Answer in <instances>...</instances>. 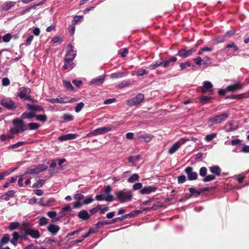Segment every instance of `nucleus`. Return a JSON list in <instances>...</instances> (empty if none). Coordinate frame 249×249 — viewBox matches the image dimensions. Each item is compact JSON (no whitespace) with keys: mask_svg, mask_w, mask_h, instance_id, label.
<instances>
[{"mask_svg":"<svg viewBox=\"0 0 249 249\" xmlns=\"http://www.w3.org/2000/svg\"><path fill=\"white\" fill-rule=\"evenodd\" d=\"M117 199L121 203H124L130 201L132 198V195L130 191H127L124 189L116 193Z\"/></svg>","mask_w":249,"mask_h":249,"instance_id":"1","label":"nucleus"},{"mask_svg":"<svg viewBox=\"0 0 249 249\" xmlns=\"http://www.w3.org/2000/svg\"><path fill=\"white\" fill-rule=\"evenodd\" d=\"M113 128L111 124H107L104 127L98 128L90 132L87 135V137H91L98 135L103 134L109 132Z\"/></svg>","mask_w":249,"mask_h":249,"instance_id":"2","label":"nucleus"},{"mask_svg":"<svg viewBox=\"0 0 249 249\" xmlns=\"http://www.w3.org/2000/svg\"><path fill=\"white\" fill-rule=\"evenodd\" d=\"M229 114L227 112L215 116L209 119V121L212 124H220L225 121L228 118Z\"/></svg>","mask_w":249,"mask_h":249,"instance_id":"3","label":"nucleus"},{"mask_svg":"<svg viewBox=\"0 0 249 249\" xmlns=\"http://www.w3.org/2000/svg\"><path fill=\"white\" fill-rule=\"evenodd\" d=\"M0 104L7 109L13 110L17 107L15 102L8 98H3L0 101Z\"/></svg>","mask_w":249,"mask_h":249,"instance_id":"4","label":"nucleus"},{"mask_svg":"<svg viewBox=\"0 0 249 249\" xmlns=\"http://www.w3.org/2000/svg\"><path fill=\"white\" fill-rule=\"evenodd\" d=\"M68 47L70 48V50L66 54L65 57L64 61L65 63L71 65L72 64V61L76 56V52L73 50V47L71 44L68 45Z\"/></svg>","mask_w":249,"mask_h":249,"instance_id":"5","label":"nucleus"},{"mask_svg":"<svg viewBox=\"0 0 249 249\" xmlns=\"http://www.w3.org/2000/svg\"><path fill=\"white\" fill-rule=\"evenodd\" d=\"M144 98V95L141 93L138 94L136 96L128 100L127 105L130 107L137 106L140 104Z\"/></svg>","mask_w":249,"mask_h":249,"instance_id":"6","label":"nucleus"},{"mask_svg":"<svg viewBox=\"0 0 249 249\" xmlns=\"http://www.w3.org/2000/svg\"><path fill=\"white\" fill-rule=\"evenodd\" d=\"M207 169L206 167H202L200 168L199 174L201 177H204L202 179L204 182H209L215 179V176L212 175H207Z\"/></svg>","mask_w":249,"mask_h":249,"instance_id":"7","label":"nucleus"},{"mask_svg":"<svg viewBox=\"0 0 249 249\" xmlns=\"http://www.w3.org/2000/svg\"><path fill=\"white\" fill-rule=\"evenodd\" d=\"M184 172L187 176L189 180H195L197 178V174L196 172L193 171V168L192 167H187L184 169Z\"/></svg>","mask_w":249,"mask_h":249,"instance_id":"8","label":"nucleus"},{"mask_svg":"<svg viewBox=\"0 0 249 249\" xmlns=\"http://www.w3.org/2000/svg\"><path fill=\"white\" fill-rule=\"evenodd\" d=\"M23 119H21L19 118H16L14 119L12 121L13 124L16 126L17 127L19 128L20 129H24V131L27 130V128L26 127V125L24 124V122L23 121Z\"/></svg>","mask_w":249,"mask_h":249,"instance_id":"9","label":"nucleus"},{"mask_svg":"<svg viewBox=\"0 0 249 249\" xmlns=\"http://www.w3.org/2000/svg\"><path fill=\"white\" fill-rule=\"evenodd\" d=\"M25 234L30 235L31 237L35 239H38L40 237L39 231L33 228L27 229L25 231Z\"/></svg>","mask_w":249,"mask_h":249,"instance_id":"10","label":"nucleus"},{"mask_svg":"<svg viewBox=\"0 0 249 249\" xmlns=\"http://www.w3.org/2000/svg\"><path fill=\"white\" fill-rule=\"evenodd\" d=\"M95 199L98 201L105 200L107 202H112L114 200L113 196H106L104 194L98 195L95 196Z\"/></svg>","mask_w":249,"mask_h":249,"instance_id":"11","label":"nucleus"},{"mask_svg":"<svg viewBox=\"0 0 249 249\" xmlns=\"http://www.w3.org/2000/svg\"><path fill=\"white\" fill-rule=\"evenodd\" d=\"M157 190V188L154 186H145L142 189H141L140 193L142 195H148L152 192H155Z\"/></svg>","mask_w":249,"mask_h":249,"instance_id":"12","label":"nucleus"},{"mask_svg":"<svg viewBox=\"0 0 249 249\" xmlns=\"http://www.w3.org/2000/svg\"><path fill=\"white\" fill-rule=\"evenodd\" d=\"M183 144L182 143V142L181 140L175 143L173 146L169 149L168 153L170 154H173L175 153L177 150H178L180 147L181 145Z\"/></svg>","mask_w":249,"mask_h":249,"instance_id":"13","label":"nucleus"},{"mask_svg":"<svg viewBox=\"0 0 249 249\" xmlns=\"http://www.w3.org/2000/svg\"><path fill=\"white\" fill-rule=\"evenodd\" d=\"M31 92V89L30 88L22 87L20 89V91L18 93V96L20 99H24L28 94Z\"/></svg>","mask_w":249,"mask_h":249,"instance_id":"14","label":"nucleus"},{"mask_svg":"<svg viewBox=\"0 0 249 249\" xmlns=\"http://www.w3.org/2000/svg\"><path fill=\"white\" fill-rule=\"evenodd\" d=\"M105 77V75H100L98 77L92 79L89 83L90 85L95 84L97 86H100L103 83Z\"/></svg>","mask_w":249,"mask_h":249,"instance_id":"15","label":"nucleus"},{"mask_svg":"<svg viewBox=\"0 0 249 249\" xmlns=\"http://www.w3.org/2000/svg\"><path fill=\"white\" fill-rule=\"evenodd\" d=\"M213 87V84L210 82L204 81L203 83V86L201 88V91L203 93H206L208 91H210Z\"/></svg>","mask_w":249,"mask_h":249,"instance_id":"16","label":"nucleus"},{"mask_svg":"<svg viewBox=\"0 0 249 249\" xmlns=\"http://www.w3.org/2000/svg\"><path fill=\"white\" fill-rule=\"evenodd\" d=\"M210 171L213 174L212 175L219 177L221 175V169L218 165H213L209 167Z\"/></svg>","mask_w":249,"mask_h":249,"instance_id":"17","label":"nucleus"},{"mask_svg":"<svg viewBox=\"0 0 249 249\" xmlns=\"http://www.w3.org/2000/svg\"><path fill=\"white\" fill-rule=\"evenodd\" d=\"M60 230V227L53 224H50L47 227V230L53 235H56Z\"/></svg>","mask_w":249,"mask_h":249,"instance_id":"18","label":"nucleus"},{"mask_svg":"<svg viewBox=\"0 0 249 249\" xmlns=\"http://www.w3.org/2000/svg\"><path fill=\"white\" fill-rule=\"evenodd\" d=\"M16 191L15 190H9L7 191L5 194L1 196L0 198L5 201H8L10 198L15 196Z\"/></svg>","mask_w":249,"mask_h":249,"instance_id":"19","label":"nucleus"},{"mask_svg":"<svg viewBox=\"0 0 249 249\" xmlns=\"http://www.w3.org/2000/svg\"><path fill=\"white\" fill-rule=\"evenodd\" d=\"M243 85L239 83L228 86L226 87V90L228 91L235 92L237 89H241Z\"/></svg>","mask_w":249,"mask_h":249,"instance_id":"20","label":"nucleus"},{"mask_svg":"<svg viewBox=\"0 0 249 249\" xmlns=\"http://www.w3.org/2000/svg\"><path fill=\"white\" fill-rule=\"evenodd\" d=\"M77 135L76 134H68L63 135L59 137L58 140L60 141H65L67 140H73L76 138Z\"/></svg>","mask_w":249,"mask_h":249,"instance_id":"21","label":"nucleus"},{"mask_svg":"<svg viewBox=\"0 0 249 249\" xmlns=\"http://www.w3.org/2000/svg\"><path fill=\"white\" fill-rule=\"evenodd\" d=\"M27 107L29 110L34 111L35 112H40L44 111L43 107L41 106L28 104Z\"/></svg>","mask_w":249,"mask_h":249,"instance_id":"22","label":"nucleus"},{"mask_svg":"<svg viewBox=\"0 0 249 249\" xmlns=\"http://www.w3.org/2000/svg\"><path fill=\"white\" fill-rule=\"evenodd\" d=\"M78 216L84 221L88 220L90 217L86 210H82L78 213Z\"/></svg>","mask_w":249,"mask_h":249,"instance_id":"23","label":"nucleus"},{"mask_svg":"<svg viewBox=\"0 0 249 249\" xmlns=\"http://www.w3.org/2000/svg\"><path fill=\"white\" fill-rule=\"evenodd\" d=\"M12 235L13 238L10 240V242L13 245L16 246L18 244V239L21 238V236H20L19 233L17 231H14Z\"/></svg>","mask_w":249,"mask_h":249,"instance_id":"24","label":"nucleus"},{"mask_svg":"<svg viewBox=\"0 0 249 249\" xmlns=\"http://www.w3.org/2000/svg\"><path fill=\"white\" fill-rule=\"evenodd\" d=\"M36 117V114L35 112H23L21 116V118L22 119H31Z\"/></svg>","mask_w":249,"mask_h":249,"instance_id":"25","label":"nucleus"},{"mask_svg":"<svg viewBox=\"0 0 249 249\" xmlns=\"http://www.w3.org/2000/svg\"><path fill=\"white\" fill-rule=\"evenodd\" d=\"M225 131L227 132H230L234 131L237 128L236 126H234L232 122H228L227 124L225 126Z\"/></svg>","mask_w":249,"mask_h":249,"instance_id":"26","label":"nucleus"},{"mask_svg":"<svg viewBox=\"0 0 249 249\" xmlns=\"http://www.w3.org/2000/svg\"><path fill=\"white\" fill-rule=\"evenodd\" d=\"M16 4V2L10 1L6 2L3 3L2 6V9L3 11H6L11 8Z\"/></svg>","mask_w":249,"mask_h":249,"instance_id":"27","label":"nucleus"},{"mask_svg":"<svg viewBox=\"0 0 249 249\" xmlns=\"http://www.w3.org/2000/svg\"><path fill=\"white\" fill-rule=\"evenodd\" d=\"M37 168L36 165H33L28 168L25 173V174H37Z\"/></svg>","mask_w":249,"mask_h":249,"instance_id":"28","label":"nucleus"},{"mask_svg":"<svg viewBox=\"0 0 249 249\" xmlns=\"http://www.w3.org/2000/svg\"><path fill=\"white\" fill-rule=\"evenodd\" d=\"M10 240V235L8 233L3 234L2 238L0 241V248L2 246L7 244Z\"/></svg>","mask_w":249,"mask_h":249,"instance_id":"29","label":"nucleus"},{"mask_svg":"<svg viewBox=\"0 0 249 249\" xmlns=\"http://www.w3.org/2000/svg\"><path fill=\"white\" fill-rule=\"evenodd\" d=\"M63 84L65 88L69 91H73L74 88L72 86L71 83L70 81L64 80H63Z\"/></svg>","mask_w":249,"mask_h":249,"instance_id":"30","label":"nucleus"},{"mask_svg":"<svg viewBox=\"0 0 249 249\" xmlns=\"http://www.w3.org/2000/svg\"><path fill=\"white\" fill-rule=\"evenodd\" d=\"M139 178H140L139 175L137 173H135V174H133L132 175H131L127 179V181L129 183H134L136 181L138 180Z\"/></svg>","mask_w":249,"mask_h":249,"instance_id":"31","label":"nucleus"},{"mask_svg":"<svg viewBox=\"0 0 249 249\" xmlns=\"http://www.w3.org/2000/svg\"><path fill=\"white\" fill-rule=\"evenodd\" d=\"M20 224L19 222H11L10 223L9 226L8 227L7 229L10 231H13L18 228Z\"/></svg>","mask_w":249,"mask_h":249,"instance_id":"32","label":"nucleus"},{"mask_svg":"<svg viewBox=\"0 0 249 249\" xmlns=\"http://www.w3.org/2000/svg\"><path fill=\"white\" fill-rule=\"evenodd\" d=\"M189 192L190 193V196H194L197 197L201 194V192L196 190L194 188H190L189 189Z\"/></svg>","mask_w":249,"mask_h":249,"instance_id":"33","label":"nucleus"},{"mask_svg":"<svg viewBox=\"0 0 249 249\" xmlns=\"http://www.w3.org/2000/svg\"><path fill=\"white\" fill-rule=\"evenodd\" d=\"M45 182V180L42 179H38L36 183L33 184V188L41 187Z\"/></svg>","mask_w":249,"mask_h":249,"instance_id":"34","label":"nucleus"},{"mask_svg":"<svg viewBox=\"0 0 249 249\" xmlns=\"http://www.w3.org/2000/svg\"><path fill=\"white\" fill-rule=\"evenodd\" d=\"M62 103H72L76 101L77 99L75 98H70L69 97H61Z\"/></svg>","mask_w":249,"mask_h":249,"instance_id":"35","label":"nucleus"},{"mask_svg":"<svg viewBox=\"0 0 249 249\" xmlns=\"http://www.w3.org/2000/svg\"><path fill=\"white\" fill-rule=\"evenodd\" d=\"M44 3L43 1H41L37 4H35L33 5H32L31 6H29L27 8L25 9L23 11V13H26L27 12H29L32 9H36L37 6H40Z\"/></svg>","mask_w":249,"mask_h":249,"instance_id":"36","label":"nucleus"},{"mask_svg":"<svg viewBox=\"0 0 249 249\" xmlns=\"http://www.w3.org/2000/svg\"><path fill=\"white\" fill-rule=\"evenodd\" d=\"M177 55L182 58H186L188 57L187 54V50L185 49L179 50L178 52Z\"/></svg>","mask_w":249,"mask_h":249,"instance_id":"37","label":"nucleus"},{"mask_svg":"<svg viewBox=\"0 0 249 249\" xmlns=\"http://www.w3.org/2000/svg\"><path fill=\"white\" fill-rule=\"evenodd\" d=\"M50 202V201L48 199L43 197L40 199L38 204L40 206H45L48 205Z\"/></svg>","mask_w":249,"mask_h":249,"instance_id":"38","label":"nucleus"},{"mask_svg":"<svg viewBox=\"0 0 249 249\" xmlns=\"http://www.w3.org/2000/svg\"><path fill=\"white\" fill-rule=\"evenodd\" d=\"M49 222V219L45 217H42L38 221V224L40 226H43L47 225Z\"/></svg>","mask_w":249,"mask_h":249,"instance_id":"39","label":"nucleus"},{"mask_svg":"<svg viewBox=\"0 0 249 249\" xmlns=\"http://www.w3.org/2000/svg\"><path fill=\"white\" fill-rule=\"evenodd\" d=\"M180 140L182 142V143L184 144L186 142L190 141L196 142V141H197L198 139L196 138L190 137L189 138H182Z\"/></svg>","mask_w":249,"mask_h":249,"instance_id":"40","label":"nucleus"},{"mask_svg":"<svg viewBox=\"0 0 249 249\" xmlns=\"http://www.w3.org/2000/svg\"><path fill=\"white\" fill-rule=\"evenodd\" d=\"M62 118L65 122H69L73 120V116L70 114L65 113L63 114V116L62 117Z\"/></svg>","mask_w":249,"mask_h":249,"instance_id":"41","label":"nucleus"},{"mask_svg":"<svg viewBox=\"0 0 249 249\" xmlns=\"http://www.w3.org/2000/svg\"><path fill=\"white\" fill-rule=\"evenodd\" d=\"M30 130H36L39 128L40 125L36 123H31L28 124Z\"/></svg>","mask_w":249,"mask_h":249,"instance_id":"42","label":"nucleus"},{"mask_svg":"<svg viewBox=\"0 0 249 249\" xmlns=\"http://www.w3.org/2000/svg\"><path fill=\"white\" fill-rule=\"evenodd\" d=\"M38 173L45 171L48 168V166L45 164L36 165Z\"/></svg>","mask_w":249,"mask_h":249,"instance_id":"43","label":"nucleus"},{"mask_svg":"<svg viewBox=\"0 0 249 249\" xmlns=\"http://www.w3.org/2000/svg\"><path fill=\"white\" fill-rule=\"evenodd\" d=\"M10 132L14 134H18L19 133H22L24 132V130L23 129H20L18 127H14L10 129Z\"/></svg>","mask_w":249,"mask_h":249,"instance_id":"44","label":"nucleus"},{"mask_svg":"<svg viewBox=\"0 0 249 249\" xmlns=\"http://www.w3.org/2000/svg\"><path fill=\"white\" fill-rule=\"evenodd\" d=\"M216 136H217L216 133H212V134L206 135L205 138V140L207 142H211L214 138H215L216 137Z\"/></svg>","mask_w":249,"mask_h":249,"instance_id":"45","label":"nucleus"},{"mask_svg":"<svg viewBox=\"0 0 249 249\" xmlns=\"http://www.w3.org/2000/svg\"><path fill=\"white\" fill-rule=\"evenodd\" d=\"M249 97V92L242 93L240 94H235V99L239 100L245 98Z\"/></svg>","mask_w":249,"mask_h":249,"instance_id":"46","label":"nucleus"},{"mask_svg":"<svg viewBox=\"0 0 249 249\" xmlns=\"http://www.w3.org/2000/svg\"><path fill=\"white\" fill-rule=\"evenodd\" d=\"M211 99V97H208L206 96L202 95L199 97V100L203 104H206Z\"/></svg>","mask_w":249,"mask_h":249,"instance_id":"47","label":"nucleus"},{"mask_svg":"<svg viewBox=\"0 0 249 249\" xmlns=\"http://www.w3.org/2000/svg\"><path fill=\"white\" fill-rule=\"evenodd\" d=\"M104 189H105V194L106 195V196H112V195H111V192L112 191V188L110 185H108L106 186H105Z\"/></svg>","mask_w":249,"mask_h":249,"instance_id":"48","label":"nucleus"},{"mask_svg":"<svg viewBox=\"0 0 249 249\" xmlns=\"http://www.w3.org/2000/svg\"><path fill=\"white\" fill-rule=\"evenodd\" d=\"M25 144V142H19L15 144L10 145L9 147V148H12V149L17 148L20 146L23 145Z\"/></svg>","mask_w":249,"mask_h":249,"instance_id":"49","label":"nucleus"},{"mask_svg":"<svg viewBox=\"0 0 249 249\" xmlns=\"http://www.w3.org/2000/svg\"><path fill=\"white\" fill-rule=\"evenodd\" d=\"M36 117L37 120L43 122H46L47 119V117L46 115H36Z\"/></svg>","mask_w":249,"mask_h":249,"instance_id":"50","label":"nucleus"},{"mask_svg":"<svg viewBox=\"0 0 249 249\" xmlns=\"http://www.w3.org/2000/svg\"><path fill=\"white\" fill-rule=\"evenodd\" d=\"M241 142L242 141L240 139H236L231 141L230 142V144L232 146L240 145Z\"/></svg>","mask_w":249,"mask_h":249,"instance_id":"51","label":"nucleus"},{"mask_svg":"<svg viewBox=\"0 0 249 249\" xmlns=\"http://www.w3.org/2000/svg\"><path fill=\"white\" fill-rule=\"evenodd\" d=\"M84 103L83 102H80L78 103L75 107V111L76 112H80L82 108L84 107Z\"/></svg>","mask_w":249,"mask_h":249,"instance_id":"52","label":"nucleus"},{"mask_svg":"<svg viewBox=\"0 0 249 249\" xmlns=\"http://www.w3.org/2000/svg\"><path fill=\"white\" fill-rule=\"evenodd\" d=\"M161 65V63H160V62H154L152 64L150 65V66H149V68L150 69L153 70V69H154Z\"/></svg>","mask_w":249,"mask_h":249,"instance_id":"53","label":"nucleus"},{"mask_svg":"<svg viewBox=\"0 0 249 249\" xmlns=\"http://www.w3.org/2000/svg\"><path fill=\"white\" fill-rule=\"evenodd\" d=\"M101 207V205H98L97 207L93 208L89 210L90 213L91 215H93L94 213H96L100 209V207Z\"/></svg>","mask_w":249,"mask_h":249,"instance_id":"54","label":"nucleus"},{"mask_svg":"<svg viewBox=\"0 0 249 249\" xmlns=\"http://www.w3.org/2000/svg\"><path fill=\"white\" fill-rule=\"evenodd\" d=\"M179 66L181 70H184L186 68V67H191V64L189 61H186L184 63H180Z\"/></svg>","mask_w":249,"mask_h":249,"instance_id":"55","label":"nucleus"},{"mask_svg":"<svg viewBox=\"0 0 249 249\" xmlns=\"http://www.w3.org/2000/svg\"><path fill=\"white\" fill-rule=\"evenodd\" d=\"M226 48H233L234 49V51L235 52L239 51L238 47H237L236 45H235V44L234 43H232L229 44L227 45Z\"/></svg>","mask_w":249,"mask_h":249,"instance_id":"56","label":"nucleus"},{"mask_svg":"<svg viewBox=\"0 0 249 249\" xmlns=\"http://www.w3.org/2000/svg\"><path fill=\"white\" fill-rule=\"evenodd\" d=\"M49 101L52 104H54V103L62 104V101L61 100V97L51 99L49 100Z\"/></svg>","mask_w":249,"mask_h":249,"instance_id":"57","label":"nucleus"},{"mask_svg":"<svg viewBox=\"0 0 249 249\" xmlns=\"http://www.w3.org/2000/svg\"><path fill=\"white\" fill-rule=\"evenodd\" d=\"M186 180V178L184 175H181L178 178V183H183Z\"/></svg>","mask_w":249,"mask_h":249,"instance_id":"58","label":"nucleus"},{"mask_svg":"<svg viewBox=\"0 0 249 249\" xmlns=\"http://www.w3.org/2000/svg\"><path fill=\"white\" fill-rule=\"evenodd\" d=\"M11 38H12V36H11V34H7L3 36L2 39H3V41L4 42H8L10 41Z\"/></svg>","mask_w":249,"mask_h":249,"instance_id":"59","label":"nucleus"},{"mask_svg":"<svg viewBox=\"0 0 249 249\" xmlns=\"http://www.w3.org/2000/svg\"><path fill=\"white\" fill-rule=\"evenodd\" d=\"M142 183L138 182L134 184L133 186V189L134 190H138L142 188Z\"/></svg>","mask_w":249,"mask_h":249,"instance_id":"60","label":"nucleus"},{"mask_svg":"<svg viewBox=\"0 0 249 249\" xmlns=\"http://www.w3.org/2000/svg\"><path fill=\"white\" fill-rule=\"evenodd\" d=\"M125 219V218L124 215H123L122 216L118 217H116L115 218L112 219V223H116L119 221H123Z\"/></svg>","mask_w":249,"mask_h":249,"instance_id":"61","label":"nucleus"},{"mask_svg":"<svg viewBox=\"0 0 249 249\" xmlns=\"http://www.w3.org/2000/svg\"><path fill=\"white\" fill-rule=\"evenodd\" d=\"M194 62L198 66H200L202 62V59L200 57L198 56L193 59Z\"/></svg>","mask_w":249,"mask_h":249,"instance_id":"62","label":"nucleus"},{"mask_svg":"<svg viewBox=\"0 0 249 249\" xmlns=\"http://www.w3.org/2000/svg\"><path fill=\"white\" fill-rule=\"evenodd\" d=\"M93 201V199L92 198L91 196H89L88 197L86 198L84 201L83 202V204H88Z\"/></svg>","mask_w":249,"mask_h":249,"instance_id":"63","label":"nucleus"},{"mask_svg":"<svg viewBox=\"0 0 249 249\" xmlns=\"http://www.w3.org/2000/svg\"><path fill=\"white\" fill-rule=\"evenodd\" d=\"M84 196L81 194H76L74 196V198L77 200H81L83 199Z\"/></svg>","mask_w":249,"mask_h":249,"instance_id":"64","label":"nucleus"}]
</instances>
